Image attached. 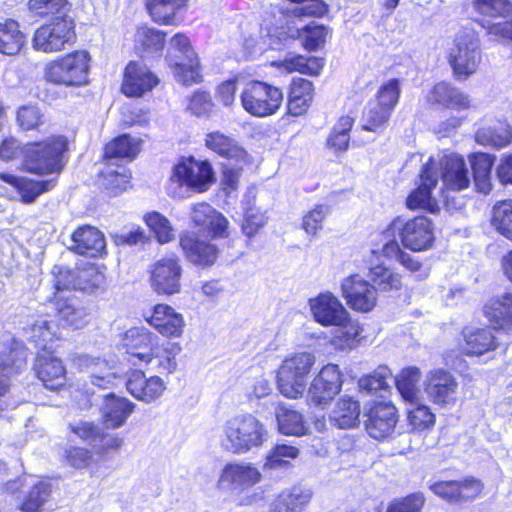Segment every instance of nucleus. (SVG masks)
I'll return each instance as SVG.
<instances>
[{
    "instance_id": "obj_1",
    "label": "nucleus",
    "mask_w": 512,
    "mask_h": 512,
    "mask_svg": "<svg viewBox=\"0 0 512 512\" xmlns=\"http://www.w3.org/2000/svg\"><path fill=\"white\" fill-rule=\"evenodd\" d=\"M29 339L36 346L42 348L38 354L34 369L37 377L43 382L44 386L51 390H56L65 384L66 371L60 359L55 357L48 349V344L58 339L57 326L46 318H39L27 330Z\"/></svg>"
},
{
    "instance_id": "obj_2",
    "label": "nucleus",
    "mask_w": 512,
    "mask_h": 512,
    "mask_svg": "<svg viewBox=\"0 0 512 512\" xmlns=\"http://www.w3.org/2000/svg\"><path fill=\"white\" fill-rule=\"evenodd\" d=\"M221 431L220 446L224 451L234 455H244L258 449L268 438L265 424L251 413L229 418Z\"/></svg>"
},
{
    "instance_id": "obj_3",
    "label": "nucleus",
    "mask_w": 512,
    "mask_h": 512,
    "mask_svg": "<svg viewBox=\"0 0 512 512\" xmlns=\"http://www.w3.org/2000/svg\"><path fill=\"white\" fill-rule=\"evenodd\" d=\"M315 362V356L309 352H298L286 357L277 372L279 392L289 399L302 397L307 377Z\"/></svg>"
},
{
    "instance_id": "obj_4",
    "label": "nucleus",
    "mask_w": 512,
    "mask_h": 512,
    "mask_svg": "<svg viewBox=\"0 0 512 512\" xmlns=\"http://www.w3.org/2000/svg\"><path fill=\"white\" fill-rule=\"evenodd\" d=\"M398 235L402 245L411 251H426L435 241L434 223L426 216H417L406 219L402 216L394 218L384 235L390 237Z\"/></svg>"
},
{
    "instance_id": "obj_5",
    "label": "nucleus",
    "mask_w": 512,
    "mask_h": 512,
    "mask_svg": "<svg viewBox=\"0 0 512 512\" xmlns=\"http://www.w3.org/2000/svg\"><path fill=\"white\" fill-rule=\"evenodd\" d=\"M67 140L52 136L42 142L30 143L25 148V166L31 173H58L63 168Z\"/></svg>"
},
{
    "instance_id": "obj_6",
    "label": "nucleus",
    "mask_w": 512,
    "mask_h": 512,
    "mask_svg": "<svg viewBox=\"0 0 512 512\" xmlns=\"http://www.w3.org/2000/svg\"><path fill=\"white\" fill-rule=\"evenodd\" d=\"M90 55L75 51L46 65L44 76L48 82L65 86H82L88 83Z\"/></svg>"
},
{
    "instance_id": "obj_7",
    "label": "nucleus",
    "mask_w": 512,
    "mask_h": 512,
    "mask_svg": "<svg viewBox=\"0 0 512 512\" xmlns=\"http://www.w3.org/2000/svg\"><path fill=\"white\" fill-rule=\"evenodd\" d=\"M243 109L255 117L274 115L282 105L283 93L275 86L262 81H250L240 95Z\"/></svg>"
},
{
    "instance_id": "obj_8",
    "label": "nucleus",
    "mask_w": 512,
    "mask_h": 512,
    "mask_svg": "<svg viewBox=\"0 0 512 512\" xmlns=\"http://www.w3.org/2000/svg\"><path fill=\"white\" fill-rule=\"evenodd\" d=\"M166 59L173 69L175 78L184 85L200 80L198 58L186 34H174L167 49Z\"/></svg>"
},
{
    "instance_id": "obj_9",
    "label": "nucleus",
    "mask_w": 512,
    "mask_h": 512,
    "mask_svg": "<svg viewBox=\"0 0 512 512\" xmlns=\"http://www.w3.org/2000/svg\"><path fill=\"white\" fill-rule=\"evenodd\" d=\"M262 479V472L254 463L237 460L223 466L216 485L224 493L239 496L259 484Z\"/></svg>"
},
{
    "instance_id": "obj_10",
    "label": "nucleus",
    "mask_w": 512,
    "mask_h": 512,
    "mask_svg": "<svg viewBox=\"0 0 512 512\" xmlns=\"http://www.w3.org/2000/svg\"><path fill=\"white\" fill-rule=\"evenodd\" d=\"M425 166L431 167V174H435L436 183L442 179L446 189L461 191L469 187L471 179L464 158L455 153H438L431 156Z\"/></svg>"
},
{
    "instance_id": "obj_11",
    "label": "nucleus",
    "mask_w": 512,
    "mask_h": 512,
    "mask_svg": "<svg viewBox=\"0 0 512 512\" xmlns=\"http://www.w3.org/2000/svg\"><path fill=\"white\" fill-rule=\"evenodd\" d=\"M448 60L455 77L459 80L467 79L477 71L481 62L478 41L472 34H460L449 50Z\"/></svg>"
},
{
    "instance_id": "obj_12",
    "label": "nucleus",
    "mask_w": 512,
    "mask_h": 512,
    "mask_svg": "<svg viewBox=\"0 0 512 512\" xmlns=\"http://www.w3.org/2000/svg\"><path fill=\"white\" fill-rule=\"evenodd\" d=\"M424 390L427 398L441 408L451 409L460 400V388L456 377L441 368L431 370L426 375Z\"/></svg>"
},
{
    "instance_id": "obj_13",
    "label": "nucleus",
    "mask_w": 512,
    "mask_h": 512,
    "mask_svg": "<svg viewBox=\"0 0 512 512\" xmlns=\"http://www.w3.org/2000/svg\"><path fill=\"white\" fill-rule=\"evenodd\" d=\"M342 384V373L339 367L335 364H327L311 382L307 401L312 405L325 407L340 392Z\"/></svg>"
},
{
    "instance_id": "obj_14",
    "label": "nucleus",
    "mask_w": 512,
    "mask_h": 512,
    "mask_svg": "<svg viewBox=\"0 0 512 512\" xmlns=\"http://www.w3.org/2000/svg\"><path fill=\"white\" fill-rule=\"evenodd\" d=\"M342 384V373L339 367L335 364H327L311 382L307 401L312 405L325 407L340 392Z\"/></svg>"
},
{
    "instance_id": "obj_15",
    "label": "nucleus",
    "mask_w": 512,
    "mask_h": 512,
    "mask_svg": "<svg viewBox=\"0 0 512 512\" xmlns=\"http://www.w3.org/2000/svg\"><path fill=\"white\" fill-rule=\"evenodd\" d=\"M214 173L206 161H197L193 157L182 159L173 169L172 178L181 186L196 192H204L212 184Z\"/></svg>"
},
{
    "instance_id": "obj_16",
    "label": "nucleus",
    "mask_w": 512,
    "mask_h": 512,
    "mask_svg": "<svg viewBox=\"0 0 512 512\" xmlns=\"http://www.w3.org/2000/svg\"><path fill=\"white\" fill-rule=\"evenodd\" d=\"M151 287L157 294L173 295L180 292L182 267L176 256L158 260L150 272Z\"/></svg>"
},
{
    "instance_id": "obj_17",
    "label": "nucleus",
    "mask_w": 512,
    "mask_h": 512,
    "mask_svg": "<svg viewBox=\"0 0 512 512\" xmlns=\"http://www.w3.org/2000/svg\"><path fill=\"white\" fill-rule=\"evenodd\" d=\"M308 303L313 319L324 327L344 324L349 320V312L331 292L320 293Z\"/></svg>"
},
{
    "instance_id": "obj_18",
    "label": "nucleus",
    "mask_w": 512,
    "mask_h": 512,
    "mask_svg": "<svg viewBox=\"0 0 512 512\" xmlns=\"http://www.w3.org/2000/svg\"><path fill=\"white\" fill-rule=\"evenodd\" d=\"M341 288L343 297L353 310L369 312L376 306V288L362 276L355 274L345 278Z\"/></svg>"
},
{
    "instance_id": "obj_19",
    "label": "nucleus",
    "mask_w": 512,
    "mask_h": 512,
    "mask_svg": "<svg viewBox=\"0 0 512 512\" xmlns=\"http://www.w3.org/2000/svg\"><path fill=\"white\" fill-rule=\"evenodd\" d=\"M159 84V78L142 62L131 61L125 68L122 92L128 97H142Z\"/></svg>"
},
{
    "instance_id": "obj_20",
    "label": "nucleus",
    "mask_w": 512,
    "mask_h": 512,
    "mask_svg": "<svg viewBox=\"0 0 512 512\" xmlns=\"http://www.w3.org/2000/svg\"><path fill=\"white\" fill-rule=\"evenodd\" d=\"M180 247L186 259L195 266L202 268L212 266L219 254L217 246L202 239L195 232H185L180 235Z\"/></svg>"
},
{
    "instance_id": "obj_21",
    "label": "nucleus",
    "mask_w": 512,
    "mask_h": 512,
    "mask_svg": "<svg viewBox=\"0 0 512 512\" xmlns=\"http://www.w3.org/2000/svg\"><path fill=\"white\" fill-rule=\"evenodd\" d=\"M126 388L135 399L149 404L161 398L167 387L161 377H147L143 371L136 369L128 374Z\"/></svg>"
},
{
    "instance_id": "obj_22",
    "label": "nucleus",
    "mask_w": 512,
    "mask_h": 512,
    "mask_svg": "<svg viewBox=\"0 0 512 512\" xmlns=\"http://www.w3.org/2000/svg\"><path fill=\"white\" fill-rule=\"evenodd\" d=\"M190 217L196 227L211 235L212 238H225L228 236L229 221L210 204L200 202L192 205Z\"/></svg>"
},
{
    "instance_id": "obj_23",
    "label": "nucleus",
    "mask_w": 512,
    "mask_h": 512,
    "mask_svg": "<svg viewBox=\"0 0 512 512\" xmlns=\"http://www.w3.org/2000/svg\"><path fill=\"white\" fill-rule=\"evenodd\" d=\"M20 486H30L21 509L24 512H39L51 495V483L45 480L35 481L33 476H23L18 480L7 483L6 489L12 494L16 493Z\"/></svg>"
},
{
    "instance_id": "obj_24",
    "label": "nucleus",
    "mask_w": 512,
    "mask_h": 512,
    "mask_svg": "<svg viewBox=\"0 0 512 512\" xmlns=\"http://www.w3.org/2000/svg\"><path fill=\"white\" fill-rule=\"evenodd\" d=\"M366 430L377 440L384 439L392 434L397 423V410L387 402L376 403L368 412Z\"/></svg>"
},
{
    "instance_id": "obj_25",
    "label": "nucleus",
    "mask_w": 512,
    "mask_h": 512,
    "mask_svg": "<svg viewBox=\"0 0 512 512\" xmlns=\"http://www.w3.org/2000/svg\"><path fill=\"white\" fill-rule=\"evenodd\" d=\"M145 319L161 335L169 338L180 337L185 326L182 314L167 304L155 305Z\"/></svg>"
},
{
    "instance_id": "obj_26",
    "label": "nucleus",
    "mask_w": 512,
    "mask_h": 512,
    "mask_svg": "<svg viewBox=\"0 0 512 512\" xmlns=\"http://www.w3.org/2000/svg\"><path fill=\"white\" fill-rule=\"evenodd\" d=\"M432 166H423L420 173V185L411 191L406 199V205L410 210L421 209L430 213L438 211L437 200L432 196V190L436 187V176L431 174Z\"/></svg>"
},
{
    "instance_id": "obj_27",
    "label": "nucleus",
    "mask_w": 512,
    "mask_h": 512,
    "mask_svg": "<svg viewBox=\"0 0 512 512\" xmlns=\"http://www.w3.org/2000/svg\"><path fill=\"white\" fill-rule=\"evenodd\" d=\"M430 489L440 498L456 503L477 497L482 491V484L476 479L439 481L433 483Z\"/></svg>"
},
{
    "instance_id": "obj_28",
    "label": "nucleus",
    "mask_w": 512,
    "mask_h": 512,
    "mask_svg": "<svg viewBox=\"0 0 512 512\" xmlns=\"http://www.w3.org/2000/svg\"><path fill=\"white\" fill-rule=\"evenodd\" d=\"M66 0H29V11L36 16H52L49 32H71L74 24L71 19L62 14Z\"/></svg>"
},
{
    "instance_id": "obj_29",
    "label": "nucleus",
    "mask_w": 512,
    "mask_h": 512,
    "mask_svg": "<svg viewBox=\"0 0 512 512\" xmlns=\"http://www.w3.org/2000/svg\"><path fill=\"white\" fill-rule=\"evenodd\" d=\"M474 9L482 16L477 20L480 27L490 32L499 24L495 20L504 18L512 12L510 0H473ZM494 32H510L506 28L495 29Z\"/></svg>"
},
{
    "instance_id": "obj_30",
    "label": "nucleus",
    "mask_w": 512,
    "mask_h": 512,
    "mask_svg": "<svg viewBox=\"0 0 512 512\" xmlns=\"http://www.w3.org/2000/svg\"><path fill=\"white\" fill-rule=\"evenodd\" d=\"M205 146L217 155L233 160L237 164L248 162V153L238 142L220 131H213L205 136Z\"/></svg>"
},
{
    "instance_id": "obj_31",
    "label": "nucleus",
    "mask_w": 512,
    "mask_h": 512,
    "mask_svg": "<svg viewBox=\"0 0 512 512\" xmlns=\"http://www.w3.org/2000/svg\"><path fill=\"white\" fill-rule=\"evenodd\" d=\"M427 100L432 104L457 111L467 110L472 107L469 96L447 82L437 83L428 93Z\"/></svg>"
},
{
    "instance_id": "obj_32",
    "label": "nucleus",
    "mask_w": 512,
    "mask_h": 512,
    "mask_svg": "<svg viewBox=\"0 0 512 512\" xmlns=\"http://www.w3.org/2000/svg\"><path fill=\"white\" fill-rule=\"evenodd\" d=\"M71 250L90 257L100 256L106 247L104 235L92 226L79 227L71 236Z\"/></svg>"
},
{
    "instance_id": "obj_33",
    "label": "nucleus",
    "mask_w": 512,
    "mask_h": 512,
    "mask_svg": "<svg viewBox=\"0 0 512 512\" xmlns=\"http://www.w3.org/2000/svg\"><path fill=\"white\" fill-rule=\"evenodd\" d=\"M135 404L124 397L109 394L105 397L101 415L103 424L108 429H116L124 425L132 414Z\"/></svg>"
},
{
    "instance_id": "obj_34",
    "label": "nucleus",
    "mask_w": 512,
    "mask_h": 512,
    "mask_svg": "<svg viewBox=\"0 0 512 512\" xmlns=\"http://www.w3.org/2000/svg\"><path fill=\"white\" fill-rule=\"evenodd\" d=\"M104 282V276L95 266H88L83 269L78 277H75L74 272L70 270L60 271L55 282L57 291L66 289H81L97 288Z\"/></svg>"
},
{
    "instance_id": "obj_35",
    "label": "nucleus",
    "mask_w": 512,
    "mask_h": 512,
    "mask_svg": "<svg viewBox=\"0 0 512 512\" xmlns=\"http://www.w3.org/2000/svg\"><path fill=\"white\" fill-rule=\"evenodd\" d=\"M312 498V491L303 486L283 490L270 504V512H302Z\"/></svg>"
},
{
    "instance_id": "obj_36",
    "label": "nucleus",
    "mask_w": 512,
    "mask_h": 512,
    "mask_svg": "<svg viewBox=\"0 0 512 512\" xmlns=\"http://www.w3.org/2000/svg\"><path fill=\"white\" fill-rule=\"evenodd\" d=\"M463 337L462 350L468 356H481L497 347L495 336L488 328L467 327Z\"/></svg>"
},
{
    "instance_id": "obj_37",
    "label": "nucleus",
    "mask_w": 512,
    "mask_h": 512,
    "mask_svg": "<svg viewBox=\"0 0 512 512\" xmlns=\"http://www.w3.org/2000/svg\"><path fill=\"white\" fill-rule=\"evenodd\" d=\"M80 369L89 374L93 385L106 389L114 383L115 373L106 360L90 355H82L77 359Z\"/></svg>"
},
{
    "instance_id": "obj_38",
    "label": "nucleus",
    "mask_w": 512,
    "mask_h": 512,
    "mask_svg": "<svg viewBox=\"0 0 512 512\" xmlns=\"http://www.w3.org/2000/svg\"><path fill=\"white\" fill-rule=\"evenodd\" d=\"M186 6L187 0H145L150 17L160 25H177L178 13Z\"/></svg>"
},
{
    "instance_id": "obj_39",
    "label": "nucleus",
    "mask_w": 512,
    "mask_h": 512,
    "mask_svg": "<svg viewBox=\"0 0 512 512\" xmlns=\"http://www.w3.org/2000/svg\"><path fill=\"white\" fill-rule=\"evenodd\" d=\"M314 96L313 84L303 78H294L289 91L287 110L292 116H301L307 112Z\"/></svg>"
},
{
    "instance_id": "obj_40",
    "label": "nucleus",
    "mask_w": 512,
    "mask_h": 512,
    "mask_svg": "<svg viewBox=\"0 0 512 512\" xmlns=\"http://www.w3.org/2000/svg\"><path fill=\"white\" fill-rule=\"evenodd\" d=\"M54 305L63 326L78 329L88 323L89 312L85 307L78 305L75 299L57 296Z\"/></svg>"
},
{
    "instance_id": "obj_41",
    "label": "nucleus",
    "mask_w": 512,
    "mask_h": 512,
    "mask_svg": "<svg viewBox=\"0 0 512 512\" xmlns=\"http://www.w3.org/2000/svg\"><path fill=\"white\" fill-rule=\"evenodd\" d=\"M360 406L357 400L350 396L341 397L330 413V421L340 429H348L359 422Z\"/></svg>"
},
{
    "instance_id": "obj_42",
    "label": "nucleus",
    "mask_w": 512,
    "mask_h": 512,
    "mask_svg": "<svg viewBox=\"0 0 512 512\" xmlns=\"http://www.w3.org/2000/svg\"><path fill=\"white\" fill-rule=\"evenodd\" d=\"M141 140L132 138L130 135L123 134L105 147V158L108 162H116L122 159L132 160L140 152Z\"/></svg>"
},
{
    "instance_id": "obj_43",
    "label": "nucleus",
    "mask_w": 512,
    "mask_h": 512,
    "mask_svg": "<svg viewBox=\"0 0 512 512\" xmlns=\"http://www.w3.org/2000/svg\"><path fill=\"white\" fill-rule=\"evenodd\" d=\"M421 371L416 366L406 367L395 377L396 388L404 401L416 404L420 397Z\"/></svg>"
},
{
    "instance_id": "obj_44",
    "label": "nucleus",
    "mask_w": 512,
    "mask_h": 512,
    "mask_svg": "<svg viewBox=\"0 0 512 512\" xmlns=\"http://www.w3.org/2000/svg\"><path fill=\"white\" fill-rule=\"evenodd\" d=\"M0 178L13 185L25 203L33 202L39 195L50 190L54 186V180L33 181L26 178H19L11 174H1Z\"/></svg>"
},
{
    "instance_id": "obj_45",
    "label": "nucleus",
    "mask_w": 512,
    "mask_h": 512,
    "mask_svg": "<svg viewBox=\"0 0 512 512\" xmlns=\"http://www.w3.org/2000/svg\"><path fill=\"white\" fill-rule=\"evenodd\" d=\"M181 350L178 343L159 340L153 351V368L159 373H173L177 369L176 357Z\"/></svg>"
},
{
    "instance_id": "obj_46",
    "label": "nucleus",
    "mask_w": 512,
    "mask_h": 512,
    "mask_svg": "<svg viewBox=\"0 0 512 512\" xmlns=\"http://www.w3.org/2000/svg\"><path fill=\"white\" fill-rule=\"evenodd\" d=\"M484 314L497 325L512 324V293L491 298L484 306Z\"/></svg>"
},
{
    "instance_id": "obj_47",
    "label": "nucleus",
    "mask_w": 512,
    "mask_h": 512,
    "mask_svg": "<svg viewBox=\"0 0 512 512\" xmlns=\"http://www.w3.org/2000/svg\"><path fill=\"white\" fill-rule=\"evenodd\" d=\"M130 178V171L124 165L116 162L107 161L101 172V184L114 194L125 191Z\"/></svg>"
},
{
    "instance_id": "obj_48",
    "label": "nucleus",
    "mask_w": 512,
    "mask_h": 512,
    "mask_svg": "<svg viewBox=\"0 0 512 512\" xmlns=\"http://www.w3.org/2000/svg\"><path fill=\"white\" fill-rule=\"evenodd\" d=\"M475 141L480 145L503 148L512 141V128L507 124L481 127L475 133Z\"/></svg>"
},
{
    "instance_id": "obj_49",
    "label": "nucleus",
    "mask_w": 512,
    "mask_h": 512,
    "mask_svg": "<svg viewBox=\"0 0 512 512\" xmlns=\"http://www.w3.org/2000/svg\"><path fill=\"white\" fill-rule=\"evenodd\" d=\"M392 379L391 370L387 366H379L371 374L362 377L359 382V389L371 394L384 396L390 389L389 382Z\"/></svg>"
},
{
    "instance_id": "obj_50",
    "label": "nucleus",
    "mask_w": 512,
    "mask_h": 512,
    "mask_svg": "<svg viewBox=\"0 0 512 512\" xmlns=\"http://www.w3.org/2000/svg\"><path fill=\"white\" fill-rule=\"evenodd\" d=\"M334 327L336 329L332 335L331 344L335 348L345 350L357 345L362 329L357 322L352 321L350 316L344 324L334 325Z\"/></svg>"
},
{
    "instance_id": "obj_51",
    "label": "nucleus",
    "mask_w": 512,
    "mask_h": 512,
    "mask_svg": "<svg viewBox=\"0 0 512 512\" xmlns=\"http://www.w3.org/2000/svg\"><path fill=\"white\" fill-rule=\"evenodd\" d=\"M276 418L282 434L302 436L307 432L303 416L295 410L281 406L276 412Z\"/></svg>"
},
{
    "instance_id": "obj_52",
    "label": "nucleus",
    "mask_w": 512,
    "mask_h": 512,
    "mask_svg": "<svg viewBox=\"0 0 512 512\" xmlns=\"http://www.w3.org/2000/svg\"><path fill=\"white\" fill-rule=\"evenodd\" d=\"M370 278L380 291H398L402 287L400 274L390 270L383 265H376L370 268Z\"/></svg>"
},
{
    "instance_id": "obj_53",
    "label": "nucleus",
    "mask_w": 512,
    "mask_h": 512,
    "mask_svg": "<svg viewBox=\"0 0 512 512\" xmlns=\"http://www.w3.org/2000/svg\"><path fill=\"white\" fill-rule=\"evenodd\" d=\"M74 40L75 34H33L32 45L37 51L52 53L64 49L65 44Z\"/></svg>"
},
{
    "instance_id": "obj_54",
    "label": "nucleus",
    "mask_w": 512,
    "mask_h": 512,
    "mask_svg": "<svg viewBox=\"0 0 512 512\" xmlns=\"http://www.w3.org/2000/svg\"><path fill=\"white\" fill-rule=\"evenodd\" d=\"M491 223L500 234L512 240V200L494 205Z\"/></svg>"
},
{
    "instance_id": "obj_55",
    "label": "nucleus",
    "mask_w": 512,
    "mask_h": 512,
    "mask_svg": "<svg viewBox=\"0 0 512 512\" xmlns=\"http://www.w3.org/2000/svg\"><path fill=\"white\" fill-rule=\"evenodd\" d=\"M283 67L288 72H299L311 76H317L323 69V59L317 57L306 58L302 55L286 58Z\"/></svg>"
},
{
    "instance_id": "obj_56",
    "label": "nucleus",
    "mask_w": 512,
    "mask_h": 512,
    "mask_svg": "<svg viewBox=\"0 0 512 512\" xmlns=\"http://www.w3.org/2000/svg\"><path fill=\"white\" fill-rule=\"evenodd\" d=\"M268 217L266 212L260 210L258 207L251 203L246 202L244 219L241 225L243 233L251 238L255 236L259 230L267 223Z\"/></svg>"
},
{
    "instance_id": "obj_57",
    "label": "nucleus",
    "mask_w": 512,
    "mask_h": 512,
    "mask_svg": "<svg viewBox=\"0 0 512 512\" xmlns=\"http://www.w3.org/2000/svg\"><path fill=\"white\" fill-rule=\"evenodd\" d=\"M144 221L161 244L168 243L174 239V230L170 221L162 214L155 211L147 213L144 216Z\"/></svg>"
},
{
    "instance_id": "obj_58",
    "label": "nucleus",
    "mask_w": 512,
    "mask_h": 512,
    "mask_svg": "<svg viewBox=\"0 0 512 512\" xmlns=\"http://www.w3.org/2000/svg\"><path fill=\"white\" fill-rule=\"evenodd\" d=\"M391 111L377 103H371L362 117V127L364 130L378 132L384 128Z\"/></svg>"
},
{
    "instance_id": "obj_59",
    "label": "nucleus",
    "mask_w": 512,
    "mask_h": 512,
    "mask_svg": "<svg viewBox=\"0 0 512 512\" xmlns=\"http://www.w3.org/2000/svg\"><path fill=\"white\" fill-rule=\"evenodd\" d=\"M156 338H158V336L146 328L132 327L123 334L121 343L127 354L131 351H135L137 348L144 345V343L155 341Z\"/></svg>"
},
{
    "instance_id": "obj_60",
    "label": "nucleus",
    "mask_w": 512,
    "mask_h": 512,
    "mask_svg": "<svg viewBox=\"0 0 512 512\" xmlns=\"http://www.w3.org/2000/svg\"><path fill=\"white\" fill-rule=\"evenodd\" d=\"M415 407L408 410V422L413 430L424 431L435 424V415L427 405L414 404Z\"/></svg>"
},
{
    "instance_id": "obj_61",
    "label": "nucleus",
    "mask_w": 512,
    "mask_h": 512,
    "mask_svg": "<svg viewBox=\"0 0 512 512\" xmlns=\"http://www.w3.org/2000/svg\"><path fill=\"white\" fill-rule=\"evenodd\" d=\"M400 92L399 80L395 78L389 79L380 85L376 94L377 101L375 103L392 112L398 103Z\"/></svg>"
},
{
    "instance_id": "obj_62",
    "label": "nucleus",
    "mask_w": 512,
    "mask_h": 512,
    "mask_svg": "<svg viewBox=\"0 0 512 512\" xmlns=\"http://www.w3.org/2000/svg\"><path fill=\"white\" fill-rule=\"evenodd\" d=\"M330 213V208L325 204H318L308 211L302 218V228L309 235L316 236L322 229L323 221Z\"/></svg>"
},
{
    "instance_id": "obj_63",
    "label": "nucleus",
    "mask_w": 512,
    "mask_h": 512,
    "mask_svg": "<svg viewBox=\"0 0 512 512\" xmlns=\"http://www.w3.org/2000/svg\"><path fill=\"white\" fill-rule=\"evenodd\" d=\"M298 455L299 449L297 447L286 444L276 445L267 455L266 465L269 468L281 467L287 463L286 458L295 459Z\"/></svg>"
},
{
    "instance_id": "obj_64",
    "label": "nucleus",
    "mask_w": 512,
    "mask_h": 512,
    "mask_svg": "<svg viewBox=\"0 0 512 512\" xmlns=\"http://www.w3.org/2000/svg\"><path fill=\"white\" fill-rule=\"evenodd\" d=\"M71 430L82 440L89 443L93 447H97L98 443L104 439V432L91 422H79L71 425Z\"/></svg>"
}]
</instances>
